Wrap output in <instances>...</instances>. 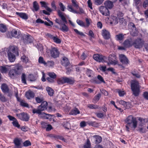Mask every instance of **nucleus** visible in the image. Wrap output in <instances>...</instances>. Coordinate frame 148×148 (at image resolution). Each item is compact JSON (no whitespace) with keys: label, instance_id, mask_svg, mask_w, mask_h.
I'll return each instance as SVG.
<instances>
[{"label":"nucleus","instance_id":"nucleus-1","mask_svg":"<svg viewBox=\"0 0 148 148\" xmlns=\"http://www.w3.org/2000/svg\"><path fill=\"white\" fill-rule=\"evenodd\" d=\"M125 122L127 123L125 127L128 131H129V127L135 129L137 126V122L136 118L133 117L132 115L129 116L126 119Z\"/></svg>","mask_w":148,"mask_h":148},{"label":"nucleus","instance_id":"nucleus-2","mask_svg":"<svg viewBox=\"0 0 148 148\" xmlns=\"http://www.w3.org/2000/svg\"><path fill=\"white\" fill-rule=\"evenodd\" d=\"M47 105L48 103L46 101H43L42 102L41 104L38 106L37 109H34L32 110L33 113L34 114L37 113L39 115H41V117L42 115L45 114L49 115V114H46L44 112L42 113L41 112L42 111L46 110L47 109Z\"/></svg>","mask_w":148,"mask_h":148},{"label":"nucleus","instance_id":"nucleus-3","mask_svg":"<svg viewBox=\"0 0 148 148\" xmlns=\"http://www.w3.org/2000/svg\"><path fill=\"white\" fill-rule=\"evenodd\" d=\"M131 89L133 92V94L135 96L139 95L140 89L138 82L136 81H133L131 84Z\"/></svg>","mask_w":148,"mask_h":148},{"label":"nucleus","instance_id":"nucleus-4","mask_svg":"<svg viewBox=\"0 0 148 148\" xmlns=\"http://www.w3.org/2000/svg\"><path fill=\"white\" fill-rule=\"evenodd\" d=\"M14 68V69L10 70L9 73L10 77L12 79H14L16 75L20 73V70L22 69V66L18 64H16Z\"/></svg>","mask_w":148,"mask_h":148},{"label":"nucleus","instance_id":"nucleus-5","mask_svg":"<svg viewBox=\"0 0 148 148\" xmlns=\"http://www.w3.org/2000/svg\"><path fill=\"white\" fill-rule=\"evenodd\" d=\"M144 44V41L141 39L138 38L135 40L133 42V45L136 49L141 48Z\"/></svg>","mask_w":148,"mask_h":148},{"label":"nucleus","instance_id":"nucleus-6","mask_svg":"<svg viewBox=\"0 0 148 148\" xmlns=\"http://www.w3.org/2000/svg\"><path fill=\"white\" fill-rule=\"evenodd\" d=\"M128 26L130 30L131 34L133 36H136L137 34L138 31L134 23L130 22L128 24Z\"/></svg>","mask_w":148,"mask_h":148},{"label":"nucleus","instance_id":"nucleus-7","mask_svg":"<svg viewBox=\"0 0 148 148\" xmlns=\"http://www.w3.org/2000/svg\"><path fill=\"white\" fill-rule=\"evenodd\" d=\"M16 115L19 119L23 121H28L29 119V117L28 114L24 112L17 114Z\"/></svg>","mask_w":148,"mask_h":148},{"label":"nucleus","instance_id":"nucleus-8","mask_svg":"<svg viewBox=\"0 0 148 148\" xmlns=\"http://www.w3.org/2000/svg\"><path fill=\"white\" fill-rule=\"evenodd\" d=\"M99 10L101 14L105 16H109L110 12L108 9L104 6H101L99 8Z\"/></svg>","mask_w":148,"mask_h":148},{"label":"nucleus","instance_id":"nucleus-9","mask_svg":"<svg viewBox=\"0 0 148 148\" xmlns=\"http://www.w3.org/2000/svg\"><path fill=\"white\" fill-rule=\"evenodd\" d=\"M108 60L110 63L112 64H116L117 62L116 60V56L114 53L110 54L108 57Z\"/></svg>","mask_w":148,"mask_h":148},{"label":"nucleus","instance_id":"nucleus-10","mask_svg":"<svg viewBox=\"0 0 148 148\" xmlns=\"http://www.w3.org/2000/svg\"><path fill=\"white\" fill-rule=\"evenodd\" d=\"M92 82L97 84H100L102 83H105L103 77L100 75L97 76V78H95L92 79Z\"/></svg>","mask_w":148,"mask_h":148},{"label":"nucleus","instance_id":"nucleus-11","mask_svg":"<svg viewBox=\"0 0 148 148\" xmlns=\"http://www.w3.org/2000/svg\"><path fill=\"white\" fill-rule=\"evenodd\" d=\"M67 10L69 11L76 14L84 13V12L82 8H79V12H78L77 11L75 10L73 8L72 5H68L67 6Z\"/></svg>","mask_w":148,"mask_h":148},{"label":"nucleus","instance_id":"nucleus-12","mask_svg":"<svg viewBox=\"0 0 148 148\" xmlns=\"http://www.w3.org/2000/svg\"><path fill=\"white\" fill-rule=\"evenodd\" d=\"M50 53L51 56L54 58H56L59 56V52L57 49L56 48H52Z\"/></svg>","mask_w":148,"mask_h":148},{"label":"nucleus","instance_id":"nucleus-13","mask_svg":"<svg viewBox=\"0 0 148 148\" xmlns=\"http://www.w3.org/2000/svg\"><path fill=\"white\" fill-rule=\"evenodd\" d=\"M93 59L96 61L99 62H103L104 59L106 58L105 56L99 54H95L93 56Z\"/></svg>","mask_w":148,"mask_h":148},{"label":"nucleus","instance_id":"nucleus-14","mask_svg":"<svg viewBox=\"0 0 148 148\" xmlns=\"http://www.w3.org/2000/svg\"><path fill=\"white\" fill-rule=\"evenodd\" d=\"M133 42L131 38L127 39L124 42L123 46L126 48H129L133 45Z\"/></svg>","mask_w":148,"mask_h":148},{"label":"nucleus","instance_id":"nucleus-15","mask_svg":"<svg viewBox=\"0 0 148 148\" xmlns=\"http://www.w3.org/2000/svg\"><path fill=\"white\" fill-rule=\"evenodd\" d=\"M10 52L13 53V54H14L16 56H18V48L15 46H11L10 47V49L8 50V52Z\"/></svg>","mask_w":148,"mask_h":148},{"label":"nucleus","instance_id":"nucleus-16","mask_svg":"<svg viewBox=\"0 0 148 148\" xmlns=\"http://www.w3.org/2000/svg\"><path fill=\"white\" fill-rule=\"evenodd\" d=\"M119 60L123 64H127L128 63L129 60L123 54L119 55Z\"/></svg>","mask_w":148,"mask_h":148},{"label":"nucleus","instance_id":"nucleus-17","mask_svg":"<svg viewBox=\"0 0 148 148\" xmlns=\"http://www.w3.org/2000/svg\"><path fill=\"white\" fill-rule=\"evenodd\" d=\"M47 35L49 38L52 39L54 41L57 43L60 44L61 42V40L57 37V36H54L50 34H47Z\"/></svg>","mask_w":148,"mask_h":148},{"label":"nucleus","instance_id":"nucleus-18","mask_svg":"<svg viewBox=\"0 0 148 148\" xmlns=\"http://www.w3.org/2000/svg\"><path fill=\"white\" fill-rule=\"evenodd\" d=\"M102 34L105 39H108L110 38V33L106 29H103L102 30Z\"/></svg>","mask_w":148,"mask_h":148},{"label":"nucleus","instance_id":"nucleus-19","mask_svg":"<svg viewBox=\"0 0 148 148\" xmlns=\"http://www.w3.org/2000/svg\"><path fill=\"white\" fill-rule=\"evenodd\" d=\"M10 34L12 37L18 38L20 35V32H18L15 29H13L11 31Z\"/></svg>","mask_w":148,"mask_h":148},{"label":"nucleus","instance_id":"nucleus-20","mask_svg":"<svg viewBox=\"0 0 148 148\" xmlns=\"http://www.w3.org/2000/svg\"><path fill=\"white\" fill-rule=\"evenodd\" d=\"M8 58L10 62H13L16 59L15 55H16L13 54V53H11V52H8Z\"/></svg>","mask_w":148,"mask_h":148},{"label":"nucleus","instance_id":"nucleus-21","mask_svg":"<svg viewBox=\"0 0 148 148\" xmlns=\"http://www.w3.org/2000/svg\"><path fill=\"white\" fill-rule=\"evenodd\" d=\"M65 83H67L69 84H73L74 83L75 81L72 77H65Z\"/></svg>","mask_w":148,"mask_h":148},{"label":"nucleus","instance_id":"nucleus-22","mask_svg":"<svg viewBox=\"0 0 148 148\" xmlns=\"http://www.w3.org/2000/svg\"><path fill=\"white\" fill-rule=\"evenodd\" d=\"M25 95L27 99H30L34 97V94L33 92L28 91L26 92Z\"/></svg>","mask_w":148,"mask_h":148},{"label":"nucleus","instance_id":"nucleus-23","mask_svg":"<svg viewBox=\"0 0 148 148\" xmlns=\"http://www.w3.org/2000/svg\"><path fill=\"white\" fill-rule=\"evenodd\" d=\"M24 38L25 40H27V43H30L32 42L33 41V37L30 35H25L24 36Z\"/></svg>","mask_w":148,"mask_h":148},{"label":"nucleus","instance_id":"nucleus-24","mask_svg":"<svg viewBox=\"0 0 148 148\" xmlns=\"http://www.w3.org/2000/svg\"><path fill=\"white\" fill-rule=\"evenodd\" d=\"M58 16L60 17L61 20H62L64 22H65V23H67V21L66 18L62 14V12L60 11V10H58Z\"/></svg>","mask_w":148,"mask_h":148},{"label":"nucleus","instance_id":"nucleus-25","mask_svg":"<svg viewBox=\"0 0 148 148\" xmlns=\"http://www.w3.org/2000/svg\"><path fill=\"white\" fill-rule=\"evenodd\" d=\"M104 5L106 7L109 9H111L113 6V3L110 1H106L104 3Z\"/></svg>","mask_w":148,"mask_h":148},{"label":"nucleus","instance_id":"nucleus-26","mask_svg":"<svg viewBox=\"0 0 148 148\" xmlns=\"http://www.w3.org/2000/svg\"><path fill=\"white\" fill-rule=\"evenodd\" d=\"M1 89L4 93H8L9 89L8 86L5 84H3L2 85Z\"/></svg>","mask_w":148,"mask_h":148},{"label":"nucleus","instance_id":"nucleus-27","mask_svg":"<svg viewBox=\"0 0 148 148\" xmlns=\"http://www.w3.org/2000/svg\"><path fill=\"white\" fill-rule=\"evenodd\" d=\"M62 62V65L66 66H68L70 64L68 59L65 57L63 58Z\"/></svg>","mask_w":148,"mask_h":148},{"label":"nucleus","instance_id":"nucleus-28","mask_svg":"<svg viewBox=\"0 0 148 148\" xmlns=\"http://www.w3.org/2000/svg\"><path fill=\"white\" fill-rule=\"evenodd\" d=\"M80 113V112L79 110L76 108L72 109L69 113L70 114L72 115H76Z\"/></svg>","mask_w":148,"mask_h":148},{"label":"nucleus","instance_id":"nucleus-29","mask_svg":"<svg viewBox=\"0 0 148 148\" xmlns=\"http://www.w3.org/2000/svg\"><path fill=\"white\" fill-rule=\"evenodd\" d=\"M66 24L65 23H62V24H61V27L60 29L63 32H67L69 30L68 27L65 24Z\"/></svg>","mask_w":148,"mask_h":148},{"label":"nucleus","instance_id":"nucleus-30","mask_svg":"<svg viewBox=\"0 0 148 148\" xmlns=\"http://www.w3.org/2000/svg\"><path fill=\"white\" fill-rule=\"evenodd\" d=\"M110 21V24H114V25H115L117 24L118 22L117 18L116 16H114L112 17Z\"/></svg>","mask_w":148,"mask_h":148},{"label":"nucleus","instance_id":"nucleus-31","mask_svg":"<svg viewBox=\"0 0 148 148\" xmlns=\"http://www.w3.org/2000/svg\"><path fill=\"white\" fill-rule=\"evenodd\" d=\"M16 14L23 19H27L28 18V16L27 14L25 13L16 12Z\"/></svg>","mask_w":148,"mask_h":148},{"label":"nucleus","instance_id":"nucleus-32","mask_svg":"<svg viewBox=\"0 0 148 148\" xmlns=\"http://www.w3.org/2000/svg\"><path fill=\"white\" fill-rule=\"evenodd\" d=\"M95 140L96 144H98L100 143L102 140V138L101 136L98 135H95L93 136Z\"/></svg>","mask_w":148,"mask_h":148},{"label":"nucleus","instance_id":"nucleus-33","mask_svg":"<svg viewBox=\"0 0 148 148\" xmlns=\"http://www.w3.org/2000/svg\"><path fill=\"white\" fill-rule=\"evenodd\" d=\"M125 34L123 35V34H119L116 36V37L117 40H123L124 36Z\"/></svg>","mask_w":148,"mask_h":148},{"label":"nucleus","instance_id":"nucleus-34","mask_svg":"<svg viewBox=\"0 0 148 148\" xmlns=\"http://www.w3.org/2000/svg\"><path fill=\"white\" fill-rule=\"evenodd\" d=\"M57 82L58 84H65V77L58 78L57 80Z\"/></svg>","mask_w":148,"mask_h":148},{"label":"nucleus","instance_id":"nucleus-35","mask_svg":"<svg viewBox=\"0 0 148 148\" xmlns=\"http://www.w3.org/2000/svg\"><path fill=\"white\" fill-rule=\"evenodd\" d=\"M21 140L18 138H16L14 140V143L16 146L18 148H21L20 145L21 144Z\"/></svg>","mask_w":148,"mask_h":148},{"label":"nucleus","instance_id":"nucleus-36","mask_svg":"<svg viewBox=\"0 0 148 148\" xmlns=\"http://www.w3.org/2000/svg\"><path fill=\"white\" fill-rule=\"evenodd\" d=\"M46 90L48 93V94L50 96H52L54 93L53 90L50 87L47 86L46 88Z\"/></svg>","mask_w":148,"mask_h":148},{"label":"nucleus","instance_id":"nucleus-37","mask_svg":"<svg viewBox=\"0 0 148 148\" xmlns=\"http://www.w3.org/2000/svg\"><path fill=\"white\" fill-rule=\"evenodd\" d=\"M28 78L29 80L31 82L35 81L37 79L36 76L32 74H29Z\"/></svg>","mask_w":148,"mask_h":148},{"label":"nucleus","instance_id":"nucleus-38","mask_svg":"<svg viewBox=\"0 0 148 148\" xmlns=\"http://www.w3.org/2000/svg\"><path fill=\"white\" fill-rule=\"evenodd\" d=\"M7 30V27L5 25L3 24H0V31L2 32H4Z\"/></svg>","mask_w":148,"mask_h":148},{"label":"nucleus","instance_id":"nucleus-39","mask_svg":"<svg viewBox=\"0 0 148 148\" xmlns=\"http://www.w3.org/2000/svg\"><path fill=\"white\" fill-rule=\"evenodd\" d=\"M35 100L37 103H40L44 101V99L42 97L38 96L35 97Z\"/></svg>","mask_w":148,"mask_h":148},{"label":"nucleus","instance_id":"nucleus-40","mask_svg":"<svg viewBox=\"0 0 148 148\" xmlns=\"http://www.w3.org/2000/svg\"><path fill=\"white\" fill-rule=\"evenodd\" d=\"M33 7L36 11H37L39 10V5L36 1H35L33 3Z\"/></svg>","mask_w":148,"mask_h":148},{"label":"nucleus","instance_id":"nucleus-41","mask_svg":"<svg viewBox=\"0 0 148 148\" xmlns=\"http://www.w3.org/2000/svg\"><path fill=\"white\" fill-rule=\"evenodd\" d=\"M19 101L20 102V104L21 106L26 107H29L28 103H25L24 101L20 99Z\"/></svg>","mask_w":148,"mask_h":148},{"label":"nucleus","instance_id":"nucleus-42","mask_svg":"<svg viewBox=\"0 0 148 148\" xmlns=\"http://www.w3.org/2000/svg\"><path fill=\"white\" fill-rule=\"evenodd\" d=\"M21 59L22 61L25 63H27L29 60L28 58L26 57L25 55L22 56L21 57Z\"/></svg>","mask_w":148,"mask_h":148},{"label":"nucleus","instance_id":"nucleus-43","mask_svg":"<svg viewBox=\"0 0 148 148\" xmlns=\"http://www.w3.org/2000/svg\"><path fill=\"white\" fill-rule=\"evenodd\" d=\"M0 69L1 72L3 73H6L8 71V69L5 66H1Z\"/></svg>","mask_w":148,"mask_h":148},{"label":"nucleus","instance_id":"nucleus-44","mask_svg":"<svg viewBox=\"0 0 148 148\" xmlns=\"http://www.w3.org/2000/svg\"><path fill=\"white\" fill-rule=\"evenodd\" d=\"M84 148H92L91 147L90 143L89 140H87L86 143L84 146Z\"/></svg>","mask_w":148,"mask_h":148},{"label":"nucleus","instance_id":"nucleus-45","mask_svg":"<svg viewBox=\"0 0 148 148\" xmlns=\"http://www.w3.org/2000/svg\"><path fill=\"white\" fill-rule=\"evenodd\" d=\"M26 76L25 74L24 73H23L21 76V80L22 83L25 84H26Z\"/></svg>","mask_w":148,"mask_h":148},{"label":"nucleus","instance_id":"nucleus-46","mask_svg":"<svg viewBox=\"0 0 148 148\" xmlns=\"http://www.w3.org/2000/svg\"><path fill=\"white\" fill-rule=\"evenodd\" d=\"M88 124L90 125L94 126L97 127L98 126V123L95 121H91L88 122Z\"/></svg>","mask_w":148,"mask_h":148},{"label":"nucleus","instance_id":"nucleus-47","mask_svg":"<svg viewBox=\"0 0 148 148\" xmlns=\"http://www.w3.org/2000/svg\"><path fill=\"white\" fill-rule=\"evenodd\" d=\"M38 62L40 63L43 64L45 65L47 63L44 60L43 58L42 57H40L38 59Z\"/></svg>","mask_w":148,"mask_h":148},{"label":"nucleus","instance_id":"nucleus-48","mask_svg":"<svg viewBox=\"0 0 148 148\" xmlns=\"http://www.w3.org/2000/svg\"><path fill=\"white\" fill-rule=\"evenodd\" d=\"M12 124L14 126L18 128H19L20 127V125L18 124L16 119L15 120L12 122Z\"/></svg>","mask_w":148,"mask_h":148},{"label":"nucleus","instance_id":"nucleus-49","mask_svg":"<svg viewBox=\"0 0 148 148\" xmlns=\"http://www.w3.org/2000/svg\"><path fill=\"white\" fill-rule=\"evenodd\" d=\"M0 100L2 102H5L7 101V99L3 96L0 93Z\"/></svg>","mask_w":148,"mask_h":148},{"label":"nucleus","instance_id":"nucleus-50","mask_svg":"<svg viewBox=\"0 0 148 148\" xmlns=\"http://www.w3.org/2000/svg\"><path fill=\"white\" fill-rule=\"evenodd\" d=\"M92 73V70L87 69L86 71V73L89 77H91V74Z\"/></svg>","mask_w":148,"mask_h":148},{"label":"nucleus","instance_id":"nucleus-51","mask_svg":"<svg viewBox=\"0 0 148 148\" xmlns=\"http://www.w3.org/2000/svg\"><path fill=\"white\" fill-rule=\"evenodd\" d=\"M77 23L79 25H80L81 26H82V27H85V25L84 24V23L82 21H81L79 19H77Z\"/></svg>","mask_w":148,"mask_h":148},{"label":"nucleus","instance_id":"nucleus-52","mask_svg":"<svg viewBox=\"0 0 148 148\" xmlns=\"http://www.w3.org/2000/svg\"><path fill=\"white\" fill-rule=\"evenodd\" d=\"M48 75L50 77L55 79L56 77V75L53 72H50L48 73Z\"/></svg>","mask_w":148,"mask_h":148},{"label":"nucleus","instance_id":"nucleus-53","mask_svg":"<svg viewBox=\"0 0 148 148\" xmlns=\"http://www.w3.org/2000/svg\"><path fill=\"white\" fill-rule=\"evenodd\" d=\"M101 95L100 93H98L95 96L94 100L96 101H98L101 97Z\"/></svg>","mask_w":148,"mask_h":148},{"label":"nucleus","instance_id":"nucleus-54","mask_svg":"<svg viewBox=\"0 0 148 148\" xmlns=\"http://www.w3.org/2000/svg\"><path fill=\"white\" fill-rule=\"evenodd\" d=\"M63 126L65 128L69 129L70 127V124L68 122H64Z\"/></svg>","mask_w":148,"mask_h":148},{"label":"nucleus","instance_id":"nucleus-55","mask_svg":"<svg viewBox=\"0 0 148 148\" xmlns=\"http://www.w3.org/2000/svg\"><path fill=\"white\" fill-rule=\"evenodd\" d=\"M88 107L90 109H97L98 108V106L93 104H89L88 105Z\"/></svg>","mask_w":148,"mask_h":148},{"label":"nucleus","instance_id":"nucleus-56","mask_svg":"<svg viewBox=\"0 0 148 148\" xmlns=\"http://www.w3.org/2000/svg\"><path fill=\"white\" fill-rule=\"evenodd\" d=\"M117 92L118 93L119 96L121 97L123 96L125 94L124 91H121L119 89H118L117 90Z\"/></svg>","mask_w":148,"mask_h":148},{"label":"nucleus","instance_id":"nucleus-57","mask_svg":"<svg viewBox=\"0 0 148 148\" xmlns=\"http://www.w3.org/2000/svg\"><path fill=\"white\" fill-rule=\"evenodd\" d=\"M72 5L77 9L79 7V5L76 3V0H72L71 1Z\"/></svg>","mask_w":148,"mask_h":148},{"label":"nucleus","instance_id":"nucleus-58","mask_svg":"<svg viewBox=\"0 0 148 148\" xmlns=\"http://www.w3.org/2000/svg\"><path fill=\"white\" fill-rule=\"evenodd\" d=\"M31 144L30 141L28 140L25 141L23 143V145L25 147H27L31 145Z\"/></svg>","mask_w":148,"mask_h":148},{"label":"nucleus","instance_id":"nucleus-59","mask_svg":"<svg viewBox=\"0 0 148 148\" xmlns=\"http://www.w3.org/2000/svg\"><path fill=\"white\" fill-rule=\"evenodd\" d=\"M74 30L75 32L78 35L81 36H85V35L83 33L79 31L76 29H74Z\"/></svg>","mask_w":148,"mask_h":148},{"label":"nucleus","instance_id":"nucleus-60","mask_svg":"<svg viewBox=\"0 0 148 148\" xmlns=\"http://www.w3.org/2000/svg\"><path fill=\"white\" fill-rule=\"evenodd\" d=\"M51 5L53 11L55 10H56L57 8L55 5L54 1H53L52 2Z\"/></svg>","mask_w":148,"mask_h":148},{"label":"nucleus","instance_id":"nucleus-61","mask_svg":"<svg viewBox=\"0 0 148 148\" xmlns=\"http://www.w3.org/2000/svg\"><path fill=\"white\" fill-rule=\"evenodd\" d=\"M47 21H44V23L45 25L48 26H51L53 25V23L52 22H48Z\"/></svg>","mask_w":148,"mask_h":148},{"label":"nucleus","instance_id":"nucleus-62","mask_svg":"<svg viewBox=\"0 0 148 148\" xmlns=\"http://www.w3.org/2000/svg\"><path fill=\"white\" fill-rule=\"evenodd\" d=\"M47 64L50 67H53L54 65V62L52 61H48L47 62Z\"/></svg>","mask_w":148,"mask_h":148},{"label":"nucleus","instance_id":"nucleus-63","mask_svg":"<svg viewBox=\"0 0 148 148\" xmlns=\"http://www.w3.org/2000/svg\"><path fill=\"white\" fill-rule=\"evenodd\" d=\"M137 130L139 131L140 133H145L146 132V129L143 127H138Z\"/></svg>","mask_w":148,"mask_h":148},{"label":"nucleus","instance_id":"nucleus-64","mask_svg":"<svg viewBox=\"0 0 148 148\" xmlns=\"http://www.w3.org/2000/svg\"><path fill=\"white\" fill-rule=\"evenodd\" d=\"M59 4L60 6L61 10L62 11H64V9L65 8V7L63 5L62 3L61 2Z\"/></svg>","mask_w":148,"mask_h":148}]
</instances>
